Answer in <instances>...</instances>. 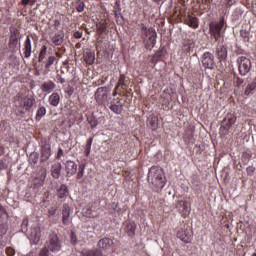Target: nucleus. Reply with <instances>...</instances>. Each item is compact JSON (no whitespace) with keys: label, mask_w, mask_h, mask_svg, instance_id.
<instances>
[{"label":"nucleus","mask_w":256,"mask_h":256,"mask_svg":"<svg viewBox=\"0 0 256 256\" xmlns=\"http://www.w3.org/2000/svg\"><path fill=\"white\" fill-rule=\"evenodd\" d=\"M172 17L175 18L177 23H184L192 29H199V18L193 16V13L187 10V7L182 6L177 14V9L174 10Z\"/></svg>","instance_id":"nucleus-1"},{"label":"nucleus","mask_w":256,"mask_h":256,"mask_svg":"<svg viewBox=\"0 0 256 256\" xmlns=\"http://www.w3.org/2000/svg\"><path fill=\"white\" fill-rule=\"evenodd\" d=\"M14 104L17 109H21L19 110V114L25 115V111H31V109H33V105H35V97L19 92L14 97Z\"/></svg>","instance_id":"nucleus-2"},{"label":"nucleus","mask_w":256,"mask_h":256,"mask_svg":"<svg viewBox=\"0 0 256 256\" xmlns=\"http://www.w3.org/2000/svg\"><path fill=\"white\" fill-rule=\"evenodd\" d=\"M148 181L157 189H163L166 185L165 172L159 166H152L149 169Z\"/></svg>","instance_id":"nucleus-3"},{"label":"nucleus","mask_w":256,"mask_h":256,"mask_svg":"<svg viewBox=\"0 0 256 256\" xmlns=\"http://www.w3.org/2000/svg\"><path fill=\"white\" fill-rule=\"evenodd\" d=\"M130 85L131 79H129V77H127L125 74H120L118 82L113 91V97H116L117 95L129 97V95H132L133 90L129 88Z\"/></svg>","instance_id":"nucleus-4"},{"label":"nucleus","mask_w":256,"mask_h":256,"mask_svg":"<svg viewBox=\"0 0 256 256\" xmlns=\"http://www.w3.org/2000/svg\"><path fill=\"white\" fill-rule=\"evenodd\" d=\"M225 18L221 17L219 21L211 22L209 24V32L210 35L215 39V41H219L223 37V33H225Z\"/></svg>","instance_id":"nucleus-5"},{"label":"nucleus","mask_w":256,"mask_h":256,"mask_svg":"<svg viewBox=\"0 0 256 256\" xmlns=\"http://www.w3.org/2000/svg\"><path fill=\"white\" fill-rule=\"evenodd\" d=\"M142 31L146 37L144 39L145 48L151 51L157 45V31L154 28H147L145 26L142 27Z\"/></svg>","instance_id":"nucleus-6"},{"label":"nucleus","mask_w":256,"mask_h":256,"mask_svg":"<svg viewBox=\"0 0 256 256\" xmlns=\"http://www.w3.org/2000/svg\"><path fill=\"white\" fill-rule=\"evenodd\" d=\"M236 63L238 65V71L242 77H245L248 73H250L251 68L253 67L251 64V59L240 56L236 59Z\"/></svg>","instance_id":"nucleus-7"},{"label":"nucleus","mask_w":256,"mask_h":256,"mask_svg":"<svg viewBox=\"0 0 256 256\" xmlns=\"http://www.w3.org/2000/svg\"><path fill=\"white\" fill-rule=\"evenodd\" d=\"M46 247L49 248L52 253H59L62 247L59 236H57V234H50L46 241Z\"/></svg>","instance_id":"nucleus-8"},{"label":"nucleus","mask_w":256,"mask_h":256,"mask_svg":"<svg viewBox=\"0 0 256 256\" xmlns=\"http://www.w3.org/2000/svg\"><path fill=\"white\" fill-rule=\"evenodd\" d=\"M21 39V32L17 27H10V38L8 42V47L12 51H15L17 49V45H19V41Z\"/></svg>","instance_id":"nucleus-9"},{"label":"nucleus","mask_w":256,"mask_h":256,"mask_svg":"<svg viewBox=\"0 0 256 256\" xmlns=\"http://www.w3.org/2000/svg\"><path fill=\"white\" fill-rule=\"evenodd\" d=\"M214 54L219 63H225V61H227L228 55L227 44L223 43V41H218L214 50Z\"/></svg>","instance_id":"nucleus-10"},{"label":"nucleus","mask_w":256,"mask_h":256,"mask_svg":"<svg viewBox=\"0 0 256 256\" xmlns=\"http://www.w3.org/2000/svg\"><path fill=\"white\" fill-rule=\"evenodd\" d=\"M235 123H237V117L233 114H228L222 120V123L220 126L221 135H227V133L229 132V129H231V127H233V125H235Z\"/></svg>","instance_id":"nucleus-11"},{"label":"nucleus","mask_w":256,"mask_h":256,"mask_svg":"<svg viewBox=\"0 0 256 256\" xmlns=\"http://www.w3.org/2000/svg\"><path fill=\"white\" fill-rule=\"evenodd\" d=\"M201 63L204 69H215V56L211 52H204L201 56Z\"/></svg>","instance_id":"nucleus-12"},{"label":"nucleus","mask_w":256,"mask_h":256,"mask_svg":"<svg viewBox=\"0 0 256 256\" xmlns=\"http://www.w3.org/2000/svg\"><path fill=\"white\" fill-rule=\"evenodd\" d=\"M176 209L183 219H187L191 215V205L185 200L176 201Z\"/></svg>","instance_id":"nucleus-13"},{"label":"nucleus","mask_w":256,"mask_h":256,"mask_svg":"<svg viewBox=\"0 0 256 256\" xmlns=\"http://www.w3.org/2000/svg\"><path fill=\"white\" fill-rule=\"evenodd\" d=\"M124 105H125V99L121 97H117L110 102L109 109L110 111H112V113H115L116 115H121L123 113Z\"/></svg>","instance_id":"nucleus-14"},{"label":"nucleus","mask_w":256,"mask_h":256,"mask_svg":"<svg viewBox=\"0 0 256 256\" xmlns=\"http://www.w3.org/2000/svg\"><path fill=\"white\" fill-rule=\"evenodd\" d=\"M109 99V89L107 87H100L95 92V100L98 105H105Z\"/></svg>","instance_id":"nucleus-15"},{"label":"nucleus","mask_w":256,"mask_h":256,"mask_svg":"<svg viewBox=\"0 0 256 256\" xmlns=\"http://www.w3.org/2000/svg\"><path fill=\"white\" fill-rule=\"evenodd\" d=\"M191 235V229H189V226L185 225L177 232L178 239H180L184 243H191Z\"/></svg>","instance_id":"nucleus-16"},{"label":"nucleus","mask_w":256,"mask_h":256,"mask_svg":"<svg viewBox=\"0 0 256 256\" xmlns=\"http://www.w3.org/2000/svg\"><path fill=\"white\" fill-rule=\"evenodd\" d=\"M28 238L30 243L37 245L41 241V229L39 227L31 228Z\"/></svg>","instance_id":"nucleus-17"},{"label":"nucleus","mask_w":256,"mask_h":256,"mask_svg":"<svg viewBox=\"0 0 256 256\" xmlns=\"http://www.w3.org/2000/svg\"><path fill=\"white\" fill-rule=\"evenodd\" d=\"M66 177H73L77 173V163L75 161L67 160L64 162Z\"/></svg>","instance_id":"nucleus-18"},{"label":"nucleus","mask_w":256,"mask_h":256,"mask_svg":"<svg viewBox=\"0 0 256 256\" xmlns=\"http://www.w3.org/2000/svg\"><path fill=\"white\" fill-rule=\"evenodd\" d=\"M71 207L65 203L62 207V223L63 225H71Z\"/></svg>","instance_id":"nucleus-19"},{"label":"nucleus","mask_w":256,"mask_h":256,"mask_svg":"<svg viewBox=\"0 0 256 256\" xmlns=\"http://www.w3.org/2000/svg\"><path fill=\"white\" fill-rule=\"evenodd\" d=\"M56 87H57V84H55V82H53L52 80H46L42 82L40 85V89L42 93H47V94L53 93Z\"/></svg>","instance_id":"nucleus-20"},{"label":"nucleus","mask_w":256,"mask_h":256,"mask_svg":"<svg viewBox=\"0 0 256 256\" xmlns=\"http://www.w3.org/2000/svg\"><path fill=\"white\" fill-rule=\"evenodd\" d=\"M33 46L31 45V36H27L26 40L24 41V48H23V55L25 59H29L31 57V51Z\"/></svg>","instance_id":"nucleus-21"},{"label":"nucleus","mask_w":256,"mask_h":256,"mask_svg":"<svg viewBox=\"0 0 256 256\" xmlns=\"http://www.w3.org/2000/svg\"><path fill=\"white\" fill-rule=\"evenodd\" d=\"M49 157H51V145L44 144L41 149V159L40 161L42 163H45V161H48Z\"/></svg>","instance_id":"nucleus-22"},{"label":"nucleus","mask_w":256,"mask_h":256,"mask_svg":"<svg viewBox=\"0 0 256 256\" xmlns=\"http://www.w3.org/2000/svg\"><path fill=\"white\" fill-rule=\"evenodd\" d=\"M98 247L103 249V251H107L113 247V239L111 238H102L98 241Z\"/></svg>","instance_id":"nucleus-23"},{"label":"nucleus","mask_w":256,"mask_h":256,"mask_svg":"<svg viewBox=\"0 0 256 256\" xmlns=\"http://www.w3.org/2000/svg\"><path fill=\"white\" fill-rule=\"evenodd\" d=\"M124 229L128 237H134L135 231L137 230V224L133 221H127Z\"/></svg>","instance_id":"nucleus-24"},{"label":"nucleus","mask_w":256,"mask_h":256,"mask_svg":"<svg viewBox=\"0 0 256 256\" xmlns=\"http://www.w3.org/2000/svg\"><path fill=\"white\" fill-rule=\"evenodd\" d=\"M83 59L86 65H93V63H95V52L91 50H86L83 54Z\"/></svg>","instance_id":"nucleus-25"},{"label":"nucleus","mask_w":256,"mask_h":256,"mask_svg":"<svg viewBox=\"0 0 256 256\" xmlns=\"http://www.w3.org/2000/svg\"><path fill=\"white\" fill-rule=\"evenodd\" d=\"M61 163L56 162L51 166V175L53 179H59L61 177Z\"/></svg>","instance_id":"nucleus-26"},{"label":"nucleus","mask_w":256,"mask_h":256,"mask_svg":"<svg viewBox=\"0 0 256 256\" xmlns=\"http://www.w3.org/2000/svg\"><path fill=\"white\" fill-rule=\"evenodd\" d=\"M163 57H165V48L162 47L160 48L153 56H152V59H151V63L153 65H157V63H159V61L161 59H163Z\"/></svg>","instance_id":"nucleus-27"},{"label":"nucleus","mask_w":256,"mask_h":256,"mask_svg":"<svg viewBox=\"0 0 256 256\" xmlns=\"http://www.w3.org/2000/svg\"><path fill=\"white\" fill-rule=\"evenodd\" d=\"M48 102L52 107H57L61 102V96L57 92H53L49 96Z\"/></svg>","instance_id":"nucleus-28"},{"label":"nucleus","mask_w":256,"mask_h":256,"mask_svg":"<svg viewBox=\"0 0 256 256\" xmlns=\"http://www.w3.org/2000/svg\"><path fill=\"white\" fill-rule=\"evenodd\" d=\"M55 61H57V57L55 56H49L46 60H43L44 68L46 69L47 73L51 71V68L55 64Z\"/></svg>","instance_id":"nucleus-29"},{"label":"nucleus","mask_w":256,"mask_h":256,"mask_svg":"<svg viewBox=\"0 0 256 256\" xmlns=\"http://www.w3.org/2000/svg\"><path fill=\"white\" fill-rule=\"evenodd\" d=\"M69 195V188L67 185L61 184L60 187L57 189V196L58 199H65Z\"/></svg>","instance_id":"nucleus-30"},{"label":"nucleus","mask_w":256,"mask_h":256,"mask_svg":"<svg viewBox=\"0 0 256 256\" xmlns=\"http://www.w3.org/2000/svg\"><path fill=\"white\" fill-rule=\"evenodd\" d=\"M255 90H256V78L246 86L244 90V95H246V97H249V95H253V93H255Z\"/></svg>","instance_id":"nucleus-31"},{"label":"nucleus","mask_w":256,"mask_h":256,"mask_svg":"<svg viewBox=\"0 0 256 256\" xmlns=\"http://www.w3.org/2000/svg\"><path fill=\"white\" fill-rule=\"evenodd\" d=\"M81 256H103V252H101V250L97 248L88 249V250H83L81 252Z\"/></svg>","instance_id":"nucleus-32"},{"label":"nucleus","mask_w":256,"mask_h":256,"mask_svg":"<svg viewBox=\"0 0 256 256\" xmlns=\"http://www.w3.org/2000/svg\"><path fill=\"white\" fill-rule=\"evenodd\" d=\"M50 41L56 47L63 45V36L61 34H54L50 36Z\"/></svg>","instance_id":"nucleus-33"},{"label":"nucleus","mask_w":256,"mask_h":256,"mask_svg":"<svg viewBox=\"0 0 256 256\" xmlns=\"http://www.w3.org/2000/svg\"><path fill=\"white\" fill-rule=\"evenodd\" d=\"M45 115H47V108H45V106H40L36 112L35 121L39 123Z\"/></svg>","instance_id":"nucleus-34"},{"label":"nucleus","mask_w":256,"mask_h":256,"mask_svg":"<svg viewBox=\"0 0 256 256\" xmlns=\"http://www.w3.org/2000/svg\"><path fill=\"white\" fill-rule=\"evenodd\" d=\"M96 29L100 35H103L107 31V20H100L99 23L96 24Z\"/></svg>","instance_id":"nucleus-35"},{"label":"nucleus","mask_w":256,"mask_h":256,"mask_svg":"<svg viewBox=\"0 0 256 256\" xmlns=\"http://www.w3.org/2000/svg\"><path fill=\"white\" fill-rule=\"evenodd\" d=\"M190 183L192 187H199V185H201V178L199 177V174H192L190 177Z\"/></svg>","instance_id":"nucleus-36"},{"label":"nucleus","mask_w":256,"mask_h":256,"mask_svg":"<svg viewBox=\"0 0 256 256\" xmlns=\"http://www.w3.org/2000/svg\"><path fill=\"white\" fill-rule=\"evenodd\" d=\"M46 57H47V46L44 45L41 47L40 52L38 54V63H43Z\"/></svg>","instance_id":"nucleus-37"},{"label":"nucleus","mask_w":256,"mask_h":256,"mask_svg":"<svg viewBox=\"0 0 256 256\" xmlns=\"http://www.w3.org/2000/svg\"><path fill=\"white\" fill-rule=\"evenodd\" d=\"M195 48V44L193 42H185L182 46V51L184 53H191L193 49Z\"/></svg>","instance_id":"nucleus-38"},{"label":"nucleus","mask_w":256,"mask_h":256,"mask_svg":"<svg viewBox=\"0 0 256 256\" xmlns=\"http://www.w3.org/2000/svg\"><path fill=\"white\" fill-rule=\"evenodd\" d=\"M87 122L89 123L91 129H95V127H97V125H99V121L93 115L87 116Z\"/></svg>","instance_id":"nucleus-39"},{"label":"nucleus","mask_w":256,"mask_h":256,"mask_svg":"<svg viewBox=\"0 0 256 256\" xmlns=\"http://www.w3.org/2000/svg\"><path fill=\"white\" fill-rule=\"evenodd\" d=\"M7 219H9V214H7V210L5 209V207L0 204V223L2 221H7Z\"/></svg>","instance_id":"nucleus-40"},{"label":"nucleus","mask_w":256,"mask_h":256,"mask_svg":"<svg viewBox=\"0 0 256 256\" xmlns=\"http://www.w3.org/2000/svg\"><path fill=\"white\" fill-rule=\"evenodd\" d=\"M7 230V221L0 222V237H5V235H7Z\"/></svg>","instance_id":"nucleus-41"},{"label":"nucleus","mask_w":256,"mask_h":256,"mask_svg":"<svg viewBox=\"0 0 256 256\" xmlns=\"http://www.w3.org/2000/svg\"><path fill=\"white\" fill-rule=\"evenodd\" d=\"M76 11L78 13H83L85 11V2L78 0L76 3Z\"/></svg>","instance_id":"nucleus-42"},{"label":"nucleus","mask_w":256,"mask_h":256,"mask_svg":"<svg viewBox=\"0 0 256 256\" xmlns=\"http://www.w3.org/2000/svg\"><path fill=\"white\" fill-rule=\"evenodd\" d=\"M83 175H85V165H80L78 168L76 179H83Z\"/></svg>","instance_id":"nucleus-43"},{"label":"nucleus","mask_w":256,"mask_h":256,"mask_svg":"<svg viewBox=\"0 0 256 256\" xmlns=\"http://www.w3.org/2000/svg\"><path fill=\"white\" fill-rule=\"evenodd\" d=\"M147 125L150 127V129H157V123L155 122V120H153V116H150L147 120Z\"/></svg>","instance_id":"nucleus-44"},{"label":"nucleus","mask_w":256,"mask_h":256,"mask_svg":"<svg viewBox=\"0 0 256 256\" xmlns=\"http://www.w3.org/2000/svg\"><path fill=\"white\" fill-rule=\"evenodd\" d=\"M29 161H30V163L37 165V163H39V155L37 153L30 154Z\"/></svg>","instance_id":"nucleus-45"},{"label":"nucleus","mask_w":256,"mask_h":256,"mask_svg":"<svg viewBox=\"0 0 256 256\" xmlns=\"http://www.w3.org/2000/svg\"><path fill=\"white\" fill-rule=\"evenodd\" d=\"M49 251H50V249H49L47 246H44V247L40 250L38 256H49Z\"/></svg>","instance_id":"nucleus-46"},{"label":"nucleus","mask_w":256,"mask_h":256,"mask_svg":"<svg viewBox=\"0 0 256 256\" xmlns=\"http://www.w3.org/2000/svg\"><path fill=\"white\" fill-rule=\"evenodd\" d=\"M70 243L72 245H77V234H75V232H71Z\"/></svg>","instance_id":"nucleus-47"},{"label":"nucleus","mask_w":256,"mask_h":256,"mask_svg":"<svg viewBox=\"0 0 256 256\" xmlns=\"http://www.w3.org/2000/svg\"><path fill=\"white\" fill-rule=\"evenodd\" d=\"M5 253L7 256H14L15 255V249L13 247H6Z\"/></svg>","instance_id":"nucleus-48"},{"label":"nucleus","mask_w":256,"mask_h":256,"mask_svg":"<svg viewBox=\"0 0 256 256\" xmlns=\"http://www.w3.org/2000/svg\"><path fill=\"white\" fill-rule=\"evenodd\" d=\"M243 83H244V80L237 77L234 81V85H236V87H243Z\"/></svg>","instance_id":"nucleus-49"},{"label":"nucleus","mask_w":256,"mask_h":256,"mask_svg":"<svg viewBox=\"0 0 256 256\" xmlns=\"http://www.w3.org/2000/svg\"><path fill=\"white\" fill-rule=\"evenodd\" d=\"M57 213V208L56 207H51L48 210V217H53V215H55Z\"/></svg>","instance_id":"nucleus-50"},{"label":"nucleus","mask_w":256,"mask_h":256,"mask_svg":"<svg viewBox=\"0 0 256 256\" xmlns=\"http://www.w3.org/2000/svg\"><path fill=\"white\" fill-rule=\"evenodd\" d=\"M92 145H93V137H90V138L87 140L85 149H90V151H91Z\"/></svg>","instance_id":"nucleus-51"},{"label":"nucleus","mask_w":256,"mask_h":256,"mask_svg":"<svg viewBox=\"0 0 256 256\" xmlns=\"http://www.w3.org/2000/svg\"><path fill=\"white\" fill-rule=\"evenodd\" d=\"M246 171H247V174L250 175V177H251L255 173V167L249 166V167H247Z\"/></svg>","instance_id":"nucleus-52"},{"label":"nucleus","mask_w":256,"mask_h":256,"mask_svg":"<svg viewBox=\"0 0 256 256\" xmlns=\"http://www.w3.org/2000/svg\"><path fill=\"white\" fill-rule=\"evenodd\" d=\"M56 80H57V83H61V85H63V83H65V78H63V76H61V74L56 75Z\"/></svg>","instance_id":"nucleus-53"},{"label":"nucleus","mask_w":256,"mask_h":256,"mask_svg":"<svg viewBox=\"0 0 256 256\" xmlns=\"http://www.w3.org/2000/svg\"><path fill=\"white\" fill-rule=\"evenodd\" d=\"M74 37L75 39H81V37H83V32H79V31L75 32Z\"/></svg>","instance_id":"nucleus-54"},{"label":"nucleus","mask_w":256,"mask_h":256,"mask_svg":"<svg viewBox=\"0 0 256 256\" xmlns=\"http://www.w3.org/2000/svg\"><path fill=\"white\" fill-rule=\"evenodd\" d=\"M63 155V148H59L57 152L56 159H61V156Z\"/></svg>","instance_id":"nucleus-55"},{"label":"nucleus","mask_w":256,"mask_h":256,"mask_svg":"<svg viewBox=\"0 0 256 256\" xmlns=\"http://www.w3.org/2000/svg\"><path fill=\"white\" fill-rule=\"evenodd\" d=\"M224 3L226 5V7H232L233 5V0H224Z\"/></svg>","instance_id":"nucleus-56"},{"label":"nucleus","mask_w":256,"mask_h":256,"mask_svg":"<svg viewBox=\"0 0 256 256\" xmlns=\"http://www.w3.org/2000/svg\"><path fill=\"white\" fill-rule=\"evenodd\" d=\"M29 3H31V0H21V5H23V7H27Z\"/></svg>","instance_id":"nucleus-57"},{"label":"nucleus","mask_w":256,"mask_h":256,"mask_svg":"<svg viewBox=\"0 0 256 256\" xmlns=\"http://www.w3.org/2000/svg\"><path fill=\"white\" fill-rule=\"evenodd\" d=\"M84 155H85V157H88L89 155H91V150L88 148H85Z\"/></svg>","instance_id":"nucleus-58"},{"label":"nucleus","mask_w":256,"mask_h":256,"mask_svg":"<svg viewBox=\"0 0 256 256\" xmlns=\"http://www.w3.org/2000/svg\"><path fill=\"white\" fill-rule=\"evenodd\" d=\"M0 169H7V165L2 160H0Z\"/></svg>","instance_id":"nucleus-59"},{"label":"nucleus","mask_w":256,"mask_h":256,"mask_svg":"<svg viewBox=\"0 0 256 256\" xmlns=\"http://www.w3.org/2000/svg\"><path fill=\"white\" fill-rule=\"evenodd\" d=\"M154 3H161V0H152Z\"/></svg>","instance_id":"nucleus-60"},{"label":"nucleus","mask_w":256,"mask_h":256,"mask_svg":"<svg viewBox=\"0 0 256 256\" xmlns=\"http://www.w3.org/2000/svg\"><path fill=\"white\" fill-rule=\"evenodd\" d=\"M252 256H256V253H253Z\"/></svg>","instance_id":"nucleus-61"},{"label":"nucleus","mask_w":256,"mask_h":256,"mask_svg":"<svg viewBox=\"0 0 256 256\" xmlns=\"http://www.w3.org/2000/svg\"><path fill=\"white\" fill-rule=\"evenodd\" d=\"M36 75H39V72H36Z\"/></svg>","instance_id":"nucleus-62"}]
</instances>
